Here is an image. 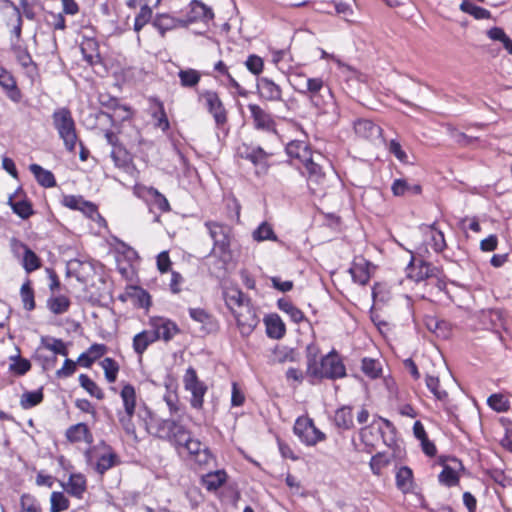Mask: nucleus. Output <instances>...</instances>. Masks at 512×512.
I'll list each match as a JSON object with an SVG mask.
<instances>
[{
  "instance_id": "obj_1",
  "label": "nucleus",
  "mask_w": 512,
  "mask_h": 512,
  "mask_svg": "<svg viewBox=\"0 0 512 512\" xmlns=\"http://www.w3.org/2000/svg\"><path fill=\"white\" fill-rule=\"evenodd\" d=\"M320 350L317 345L309 344L306 347V376L311 383L327 378L338 379L346 376V368L336 351H331L318 361Z\"/></svg>"
},
{
  "instance_id": "obj_2",
  "label": "nucleus",
  "mask_w": 512,
  "mask_h": 512,
  "mask_svg": "<svg viewBox=\"0 0 512 512\" xmlns=\"http://www.w3.org/2000/svg\"><path fill=\"white\" fill-rule=\"evenodd\" d=\"M139 418L146 431L153 436L167 439L176 446L182 445L186 440L189 432L174 420H162L154 415L151 411L144 409Z\"/></svg>"
},
{
  "instance_id": "obj_3",
  "label": "nucleus",
  "mask_w": 512,
  "mask_h": 512,
  "mask_svg": "<svg viewBox=\"0 0 512 512\" xmlns=\"http://www.w3.org/2000/svg\"><path fill=\"white\" fill-rule=\"evenodd\" d=\"M52 124L68 152H75L78 133L72 112L68 107H60L52 113Z\"/></svg>"
},
{
  "instance_id": "obj_4",
  "label": "nucleus",
  "mask_w": 512,
  "mask_h": 512,
  "mask_svg": "<svg viewBox=\"0 0 512 512\" xmlns=\"http://www.w3.org/2000/svg\"><path fill=\"white\" fill-rule=\"evenodd\" d=\"M84 457L87 465L101 475L119 463L118 455L104 442L90 446Z\"/></svg>"
},
{
  "instance_id": "obj_5",
  "label": "nucleus",
  "mask_w": 512,
  "mask_h": 512,
  "mask_svg": "<svg viewBox=\"0 0 512 512\" xmlns=\"http://www.w3.org/2000/svg\"><path fill=\"white\" fill-rule=\"evenodd\" d=\"M237 157L249 161L255 168L257 175L266 174L270 167L272 151L264 150L261 146L249 143H241L236 149Z\"/></svg>"
},
{
  "instance_id": "obj_6",
  "label": "nucleus",
  "mask_w": 512,
  "mask_h": 512,
  "mask_svg": "<svg viewBox=\"0 0 512 512\" xmlns=\"http://www.w3.org/2000/svg\"><path fill=\"white\" fill-rule=\"evenodd\" d=\"M204 225L213 240L212 252L220 257L228 254L231 243V227L216 221H206Z\"/></svg>"
},
{
  "instance_id": "obj_7",
  "label": "nucleus",
  "mask_w": 512,
  "mask_h": 512,
  "mask_svg": "<svg viewBox=\"0 0 512 512\" xmlns=\"http://www.w3.org/2000/svg\"><path fill=\"white\" fill-rule=\"evenodd\" d=\"M183 385L185 390L191 394V406L195 409H201L208 388L207 385L198 378L197 372L193 367L186 369L183 376Z\"/></svg>"
},
{
  "instance_id": "obj_8",
  "label": "nucleus",
  "mask_w": 512,
  "mask_h": 512,
  "mask_svg": "<svg viewBox=\"0 0 512 512\" xmlns=\"http://www.w3.org/2000/svg\"><path fill=\"white\" fill-rule=\"evenodd\" d=\"M293 430L300 441L307 446H314L326 438L325 434L315 427L313 420L309 417L297 418Z\"/></svg>"
},
{
  "instance_id": "obj_9",
  "label": "nucleus",
  "mask_w": 512,
  "mask_h": 512,
  "mask_svg": "<svg viewBox=\"0 0 512 512\" xmlns=\"http://www.w3.org/2000/svg\"><path fill=\"white\" fill-rule=\"evenodd\" d=\"M10 248L14 256L19 257L22 254L21 264L27 273H32L42 266L39 256L19 239L11 238Z\"/></svg>"
},
{
  "instance_id": "obj_10",
  "label": "nucleus",
  "mask_w": 512,
  "mask_h": 512,
  "mask_svg": "<svg viewBox=\"0 0 512 512\" xmlns=\"http://www.w3.org/2000/svg\"><path fill=\"white\" fill-rule=\"evenodd\" d=\"M305 173L307 175V183L310 191L317 196L325 194L327 187L326 175L322 170L321 165L311 158L304 165Z\"/></svg>"
},
{
  "instance_id": "obj_11",
  "label": "nucleus",
  "mask_w": 512,
  "mask_h": 512,
  "mask_svg": "<svg viewBox=\"0 0 512 512\" xmlns=\"http://www.w3.org/2000/svg\"><path fill=\"white\" fill-rule=\"evenodd\" d=\"M199 100L204 102L205 107L213 116L217 127L227 122V111L217 92L205 90L199 93Z\"/></svg>"
},
{
  "instance_id": "obj_12",
  "label": "nucleus",
  "mask_w": 512,
  "mask_h": 512,
  "mask_svg": "<svg viewBox=\"0 0 512 512\" xmlns=\"http://www.w3.org/2000/svg\"><path fill=\"white\" fill-rule=\"evenodd\" d=\"M247 108L250 112L253 127L256 130L278 136L276 121L269 112L263 109L260 105L253 103L248 104Z\"/></svg>"
},
{
  "instance_id": "obj_13",
  "label": "nucleus",
  "mask_w": 512,
  "mask_h": 512,
  "mask_svg": "<svg viewBox=\"0 0 512 512\" xmlns=\"http://www.w3.org/2000/svg\"><path fill=\"white\" fill-rule=\"evenodd\" d=\"M242 336H249L259 323V317L251 304L233 313Z\"/></svg>"
},
{
  "instance_id": "obj_14",
  "label": "nucleus",
  "mask_w": 512,
  "mask_h": 512,
  "mask_svg": "<svg viewBox=\"0 0 512 512\" xmlns=\"http://www.w3.org/2000/svg\"><path fill=\"white\" fill-rule=\"evenodd\" d=\"M256 89L260 99L267 102H282L283 90L281 86L268 77H260L256 82Z\"/></svg>"
},
{
  "instance_id": "obj_15",
  "label": "nucleus",
  "mask_w": 512,
  "mask_h": 512,
  "mask_svg": "<svg viewBox=\"0 0 512 512\" xmlns=\"http://www.w3.org/2000/svg\"><path fill=\"white\" fill-rule=\"evenodd\" d=\"M406 272L409 279L415 282H420L433 277H438L439 269L424 261L416 263L412 256L406 268Z\"/></svg>"
},
{
  "instance_id": "obj_16",
  "label": "nucleus",
  "mask_w": 512,
  "mask_h": 512,
  "mask_svg": "<svg viewBox=\"0 0 512 512\" xmlns=\"http://www.w3.org/2000/svg\"><path fill=\"white\" fill-rule=\"evenodd\" d=\"M179 447L187 450V452L192 456L193 460L199 465H206L212 459V456L207 447L199 440L191 438L190 434Z\"/></svg>"
},
{
  "instance_id": "obj_17",
  "label": "nucleus",
  "mask_w": 512,
  "mask_h": 512,
  "mask_svg": "<svg viewBox=\"0 0 512 512\" xmlns=\"http://www.w3.org/2000/svg\"><path fill=\"white\" fill-rule=\"evenodd\" d=\"M293 87L299 94L308 96L315 106L320 105V92L325 87L324 80L321 77L308 78L304 84L293 85Z\"/></svg>"
},
{
  "instance_id": "obj_18",
  "label": "nucleus",
  "mask_w": 512,
  "mask_h": 512,
  "mask_svg": "<svg viewBox=\"0 0 512 512\" xmlns=\"http://www.w3.org/2000/svg\"><path fill=\"white\" fill-rule=\"evenodd\" d=\"M421 230L425 236V244L430 246L436 253H441L446 249L447 244L444 233L436 227V223L424 225L421 227Z\"/></svg>"
},
{
  "instance_id": "obj_19",
  "label": "nucleus",
  "mask_w": 512,
  "mask_h": 512,
  "mask_svg": "<svg viewBox=\"0 0 512 512\" xmlns=\"http://www.w3.org/2000/svg\"><path fill=\"white\" fill-rule=\"evenodd\" d=\"M0 87L12 102L19 103L21 101L22 93L17 86V81L12 73L4 67L0 69Z\"/></svg>"
},
{
  "instance_id": "obj_20",
  "label": "nucleus",
  "mask_w": 512,
  "mask_h": 512,
  "mask_svg": "<svg viewBox=\"0 0 512 512\" xmlns=\"http://www.w3.org/2000/svg\"><path fill=\"white\" fill-rule=\"evenodd\" d=\"M349 272L355 283L366 285L371 277L370 263L363 257H355Z\"/></svg>"
},
{
  "instance_id": "obj_21",
  "label": "nucleus",
  "mask_w": 512,
  "mask_h": 512,
  "mask_svg": "<svg viewBox=\"0 0 512 512\" xmlns=\"http://www.w3.org/2000/svg\"><path fill=\"white\" fill-rule=\"evenodd\" d=\"M286 153L290 158L298 160L303 165L313 158L312 151L305 141L293 140L286 145Z\"/></svg>"
},
{
  "instance_id": "obj_22",
  "label": "nucleus",
  "mask_w": 512,
  "mask_h": 512,
  "mask_svg": "<svg viewBox=\"0 0 512 512\" xmlns=\"http://www.w3.org/2000/svg\"><path fill=\"white\" fill-rule=\"evenodd\" d=\"M223 295L225 303L232 313L250 304L249 299L237 287H227Z\"/></svg>"
},
{
  "instance_id": "obj_23",
  "label": "nucleus",
  "mask_w": 512,
  "mask_h": 512,
  "mask_svg": "<svg viewBox=\"0 0 512 512\" xmlns=\"http://www.w3.org/2000/svg\"><path fill=\"white\" fill-rule=\"evenodd\" d=\"M66 439L70 443L85 442L89 445L93 443V434L85 423H77L70 426L65 432Z\"/></svg>"
},
{
  "instance_id": "obj_24",
  "label": "nucleus",
  "mask_w": 512,
  "mask_h": 512,
  "mask_svg": "<svg viewBox=\"0 0 512 512\" xmlns=\"http://www.w3.org/2000/svg\"><path fill=\"white\" fill-rule=\"evenodd\" d=\"M189 9L190 11L187 16V19L184 20L186 22V25L200 20L208 21L213 19L214 17L211 8H209L199 0H193L189 5Z\"/></svg>"
},
{
  "instance_id": "obj_25",
  "label": "nucleus",
  "mask_w": 512,
  "mask_h": 512,
  "mask_svg": "<svg viewBox=\"0 0 512 512\" xmlns=\"http://www.w3.org/2000/svg\"><path fill=\"white\" fill-rule=\"evenodd\" d=\"M355 133L364 139L375 140L381 137L382 129L371 120L360 119L354 123Z\"/></svg>"
},
{
  "instance_id": "obj_26",
  "label": "nucleus",
  "mask_w": 512,
  "mask_h": 512,
  "mask_svg": "<svg viewBox=\"0 0 512 512\" xmlns=\"http://www.w3.org/2000/svg\"><path fill=\"white\" fill-rule=\"evenodd\" d=\"M62 486L69 495L82 499L87 489L86 478L80 473H73L69 476L67 483Z\"/></svg>"
},
{
  "instance_id": "obj_27",
  "label": "nucleus",
  "mask_w": 512,
  "mask_h": 512,
  "mask_svg": "<svg viewBox=\"0 0 512 512\" xmlns=\"http://www.w3.org/2000/svg\"><path fill=\"white\" fill-rule=\"evenodd\" d=\"M154 331L152 334L155 335L156 339H163L169 341L177 334L178 328L176 324L168 319L159 318L153 323Z\"/></svg>"
},
{
  "instance_id": "obj_28",
  "label": "nucleus",
  "mask_w": 512,
  "mask_h": 512,
  "mask_svg": "<svg viewBox=\"0 0 512 512\" xmlns=\"http://www.w3.org/2000/svg\"><path fill=\"white\" fill-rule=\"evenodd\" d=\"M396 487L403 493L408 494L414 489V477L411 468L401 466L395 475Z\"/></svg>"
},
{
  "instance_id": "obj_29",
  "label": "nucleus",
  "mask_w": 512,
  "mask_h": 512,
  "mask_svg": "<svg viewBox=\"0 0 512 512\" xmlns=\"http://www.w3.org/2000/svg\"><path fill=\"white\" fill-rule=\"evenodd\" d=\"M153 26L161 35H164L167 31L173 30L179 26H186V22L169 14H159L153 20Z\"/></svg>"
},
{
  "instance_id": "obj_30",
  "label": "nucleus",
  "mask_w": 512,
  "mask_h": 512,
  "mask_svg": "<svg viewBox=\"0 0 512 512\" xmlns=\"http://www.w3.org/2000/svg\"><path fill=\"white\" fill-rule=\"evenodd\" d=\"M264 322L268 337L272 339H281L285 335V324L277 314L267 316Z\"/></svg>"
},
{
  "instance_id": "obj_31",
  "label": "nucleus",
  "mask_w": 512,
  "mask_h": 512,
  "mask_svg": "<svg viewBox=\"0 0 512 512\" xmlns=\"http://www.w3.org/2000/svg\"><path fill=\"white\" fill-rule=\"evenodd\" d=\"M8 205L12 211L23 220H27L35 213L31 201L27 198L15 200L14 196L11 195L8 199Z\"/></svg>"
},
{
  "instance_id": "obj_32",
  "label": "nucleus",
  "mask_w": 512,
  "mask_h": 512,
  "mask_svg": "<svg viewBox=\"0 0 512 512\" xmlns=\"http://www.w3.org/2000/svg\"><path fill=\"white\" fill-rule=\"evenodd\" d=\"M29 170L34 175L39 185L45 188H52L56 185L54 174L51 171L44 169L39 164H30Z\"/></svg>"
},
{
  "instance_id": "obj_33",
  "label": "nucleus",
  "mask_w": 512,
  "mask_h": 512,
  "mask_svg": "<svg viewBox=\"0 0 512 512\" xmlns=\"http://www.w3.org/2000/svg\"><path fill=\"white\" fill-rule=\"evenodd\" d=\"M333 422L338 429L349 430L354 426L353 413L350 406H342L335 411Z\"/></svg>"
},
{
  "instance_id": "obj_34",
  "label": "nucleus",
  "mask_w": 512,
  "mask_h": 512,
  "mask_svg": "<svg viewBox=\"0 0 512 512\" xmlns=\"http://www.w3.org/2000/svg\"><path fill=\"white\" fill-rule=\"evenodd\" d=\"M227 480V474L224 470L209 472L202 476L201 483L208 491H216Z\"/></svg>"
},
{
  "instance_id": "obj_35",
  "label": "nucleus",
  "mask_w": 512,
  "mask_h": 512,
  "mask_svg": "<svg viewBox=\"0 0 512 512\" xmlns=\"http://www.w3.org/2000/svg\"><path fill=\"white\" fill-rule=\"evenodd\" d=\"M453 462L455 463V467L444 465L443 470L439 474L440 483L448 487L455 486L459 483L457 468H461V463L457 460H453Z\"/></svg>"
},
{
  "instance_id": "obj_36",
  "label": "nucleus",
  "mask_w": 512,
  "mask_h": 512,
  "mask_svg": "<svg viewBox=\"0 0 512 512\" xmlns=\"http://www.w3.org/2000/svg\"><path fill=\"white\" fill-rule=\"evenodd\" d=\"M130 298L136 306L145 310H148L152 303L150 294L137 286L130 285Z\"/></svg>"
},
{
  "instance_id": "obj_37",
  "label": "nucleus",
  "mask_w": 512,
  "mask_h": 512,
  "mask_svg": "<svg viewBox=\"0 0 512 512\" xmlns=\"http://www.w3.org/2000/svg\"><path fill=\"white\" fill-rule=\"evenodd\" d=\"M127 252H128V246L123 242L119 243V247H116L113 250L117 269L124 277H126V275L128 273Z\"/></svg>"
},
{
  "instance_id": "obj_38",
  "label": "nucleus",
  "mask_w": 512,
  "mask_h": 512,
  "mask_svg": "<svg viewBox=\"0 0 512 512\" xmlns=\"http://www.w3.org/2000/svg\"><path fill=\"white\" fill-rule=\"evenodd\" d=\"M488 406L498 412H507L510 409V401L508 397L503 393H494L487 399Z\"/></svg>"
},
{
  "instance_id": "obj_39",
  "label": "nucleus",
  "mask_w": 512,
  "mask_h": 512,
  "mask_svg": "<svg viewBox=\"0 0 512 512\" xmlns=\"http://www.w3.org/2000/svg\"><path fill=\"white\" fill-rule=\"evenodd\" d=\"M178 77L180 80V84L186 88H192L198 85L201 79V74L199 71L189 68L180 70L178 72Z\"/></svg>"
},
{
  "instance_id": "obj_40",
  "label": "nucleus",
  "mask_w": 512,
  "mask_h": 512,
  "mask_svg": "<svg viewBox=\"0 0 512 512\" xmlns=\"http://www.w3.org/2000/svg\"><path fill=\"white\" fill-rule=\"evenodd\" d=\"M379 432L380 429L375 428L373 424L367 425L359 431L360 440L365 447L372 449L379 438Z\"/></svg>"
},
{
  "instance_id": "obj_41",
  "label": "nucleus",
  "mask_w": 512,
  "mask_h": 512,
  "mask_svg": "<svg viewBox=\"0 0 512 512\" xmlns=\"http://www.w3.org/2000/svg\"><path fill=\"white\" fill-rule=\"evenodd\" d=\"M44 395L42 388L35 391L24 392L21 395L20 405L23 409H31L43 401Z\"/></svg>"
},
{
  "instance_id": "obj_42",
  "label": "nucleus",
  "mask_w": 512,
  "mask_h": 512,
  "mask_svg": "<svg viewBox=\"0 0 512 512\" xmlns=\"http://www.w3.org/2000/svg\"><path fill=\"white\" fill-rule=\"evenodd\" d=\"M252 237L257 242L266 240L277 241L278 238L268 222H262L252 233Z\"/></svg>"
},
{
  "instance_id": "obj_43",
  "label": "nucleus",
  "mask_w": 512,
  "mask_h": 512,
  "mask_svg": "<svg viewBox=\"0 0 512 512\" xmlns=\"http://www.w3.org/2000/svg\"><path fill=\"white\" fill-rule=\"evenodd\" d=\"M460 10L463 11L464 13L473 16L477 20L491 18V12L489 10L482 8L480 6H476L475 4L469 1H463L460 4Z\"/></svg>"
},
{
  "instance_id": "obj_44",
  "label": "nucleus",
  "mask_w": 512,
  "mask_h": 512,
  "mask_svg": "<svg viewBox=\"0 0 512 512\" xmlns=\"http://www.w3.org/2000/svg\"><path fill=\"white\" fill-rule=\"evenodd\" d=\"M10 361L9 370L15 375H25L31 369L30 361L18 354L10 356Z\"/></svg>"
},
{
  "instance_id": "obj_45",
  "label": "nucleus",
  "mask_w": 512,
  "mask_h": 512,
  "mask_svg": "<svg viewBox=\"0 0 512 512\" xmlns=\"http://www.w3.org/2000/svg\"><path fill=\"white\" fill-rule=\"evenodd\" d=\"M391 463V456L386 453H377L372 456L369 465L374 475L380 476L382 470Z\"/></svg>"
},
{
  "instance_id": "obj_46",
  "label": "nucleus",
  "mask_w": 512,
  "mask_h": 512,
  "mask_svg": "<svg viewBox=\"0 0 512 512\" xmlns=\"http://www.w3.org/2000/svg\"><path fill=\"white\" fill-rule=\"evenodd\" d=\"M47 306L53 314H63L68 311L70 307V300L64 295H59L50 298L47 301Z\"/></svg>"
},
{
  "instance_id": "obj_47",
  "label": "nucleus",
  "mask_w": 512,
  "mask_h": 512,
  "mask_svg": "<svg viewBox=\"0 0 512 512\" xmlns=\"http://www.w3.org/2000/svg\"><path fill=\"white\" fill-rule=\"evenodd\" d=\"M278 307L281 311L288 314L290 316L291 320L295 323H299L304 319L303 312L300 309H298L296 306H294L287 299H279Z\"/></svg>"
},
{
  "instance_id": "obj_48",
  "label": "nucleus",
  "mask_w": 512,
  "mask_h": 512,
  "mask_svg": "<svg viewBox=\"0 0 512 512\" xmlns=\"http://www.w3.org/2000/svg\"><path fill=\"white\" fill-rule=\"evenodd\" d=\"M111 158L116 167L126 170L128 167V151L122 145H114Z\"/></svg>"
},
{
  "instance_id": "obj_49",
  "label": "nucleus",
  "mask_w": 512,
  "mask_h": 512,
  "mask_svg": "<svg viewBox=\"0 0 512 512\" xmlns=\"http://www.w3.org/2000/svg\"><path fill=\"white\" fill-rule=\"evenodd\" d=\"M20 295L23 302V306L27 311H32L35 308L34 291L31 286L30 280H27L22 284L20 289Z\"/></svg>"
},
{
  "instance_id": "obj_50",
  "label": "nucleus",
  "mask_w": 512,
  "mask_h": 512,
  "mask_svg": "<svg viewBox=\"0 0 512 512\" xmlns=\"http://www.w3.org/2000/svg\"><path fill=\"white\" fill-rule=\"evenodd\" d=\"M361 369L363 373L371 379L378 378L382 371L380 363L372 358H364L362 360Z\"/></svg>"
},
{
  "instance_id": "obj_51",
  "label": "nucleus",
  "mask_w": 512,
  "mask_h": 512,
  "mask_svg": "<svg viewBox=\"0 0 512 512\" xmlns=\"http://www.w3.org/2000/svg\"><path fill=\"white\" fill-rule=\"evenodd\" d=\"M80 385L93 397L102 399L104 397L101 388L86 374H80L79 376Z\"/></svg>"
},
{
  "instance_id": "obj_52",
  "label": "nucleus",
  "mask_w": 512,
  "mask_h": 512,
  "mask_svg": "<svg viewBox=\"0 0 512 512\" xmlns=\"http://www.w3.org/2000/svg\"><path fill=\"white\" fill-rule=\"evenodd\" d=\"M155 341V335L152 332L144 331L137 334L133 339L134 350L141 354L149 344Z\"/></svg>"
},
{
  "instance_id": "obj_53",
  "label": "nucleus",
  "mask_w": 512,
  "mask_h": 512,
  "mask_svg": "<svg viewBox=\"0 0 512 512\" xmlns=\"http://www.w3.org/2000/svg\"><path fill=\"white\" fill-rule=\"evenodd\" d=\"M50 511L51 512H62L69 508V500L63 492H52L50 497Z\"/></svg>"
},
{
  "instance_id": "obj_54",
  "label": "nucleus",
  "mask_w": 512,
  "mask_h": 512,
  "mask_svg": "<svg viewBox=\"0 0 512 512\" xmlns=\"http://www.w3.org/2000/svg\"><path fill=\"white\" fill-rule=\"evenodd\" d=\"M101 366L104 370L106 380L109 383L115 382L119 371L118 363L114 359L107 357L101 361Z\"/></svg>"
},
{
  "instance_id": "obj_55",
  "label": "nucleus",
  "mask_w": 512,
  "mask_h": 512,
  "mask_svg": "<svg viewBox=\"0 0 512 512\" xmlns=\"http://www.w3.org/2000/svg\"><path fill=\"white\" fill-rule=\"evenodd\" d=\"M152 18V9L147 5H143L140 8L139 13L135 16L134 31L139 33L140 30L150 22Z\"/></svg>"
},
{
  "instance_id": "obj_56",
  "label": "nucleus",
  "mask_w": 512,
  "mask_h": 512,
  "mask_svg": "<svg viewBox=\"0 0 512 512\" xmlns=\"http://www.w3.org/2000/svg\"><path fill=\"white\" fill-rule=\"evenodd\" d=\"M426 386L431 393L440 401H445L448 394L445 390L440 389V381L438 377L428 375L426 377Z\"/></svg>"
},
{
  "instance_id": "obj_57",
  "label": "nucleus",
  "mask_w": 512,
  "mask_h": 512,
  "mask_svg": "<svg viewBox=\"0 0 512 512\" xmlns=\"http://www.w3.org/2000/svg\"><path fill=\"white\" fill-rule=\"evenodd\" d=\"M146 194L152 198L154 204L163 212H168L170 210V204L166 197L162 195L160 192H158L154 188H147L145 189Z\"/></svg>"
},
{
  "instance_id": "obj_58",
  "label": "nucleus",
  "mask_w": 512,
  "mask_h": 512,
  "mask_svg": "<svg viewBox=\"0 0 512 512\" xmlns=\"http://www.w3.org/2000/svg\"><path fill=\"white\" fill-rule=\"evenodd\" d=\"M245 66L249 72L254 75H259L262 73L264 68L263 59L255 54L249 55L247 60L245 61Z\"/></svg>"
},
{
  "instance_id": "obj_59",
  "label": "nucleus",
  "mask_w": 512,
  "mask_h": 512,
  "mask_svg": "<svg viewBox=\"0 0 512 512\" xmlns=\"http://www.w3.org/2000/svg\"><path fill=\"white\" fill-rule=\"evenodd\" d=\"M21 512H38L41 511V508L36 501V499L29 495L24 494L20 499Z\"/></svg>"
},
{
  "instance_id": "obj_60",
  "label": "nucleus",
  "mask_w": 512,
  "mask_h": 512,
  "mask_svg": "<svg viewBox=\"0 0 512 512\" xmlns=\"http://www.w3.org/2000/svg\"><path fill=\"white\" fill-rule=\"evenodd\" d=\"M158 111L154 112L153 116L156 119V127L161 129L162 131H167L170 127L168 118L166 116V113L164 111L163 104L161 102H157Z\"/></svg>"
},
{
  "instance_id": "obj_61",
  "label": "nucleus",
  "mask_w": 512,
  "mask_h": 512,
  "mask_svg": "<svg viewBox=\"0 0 512 512\" xmlns=\"http://www.w3.org/2000/svg\"><path fill=\"white\" fill-rule=\"evenodd\" d=\"M45 347L52 351L54 355H68L67 347L61 339H53L51 343L45 344Z\"/></svg>"
},
{
  "instance_id": "obj_62",
  "label": "nucleus",
  "mask_w": 512,
  "mask_h": 512,
  "mask_svg": "<svg viewBox=\"0 0 512 512\" xmlns=\"http://www.w3.org/2000/svg\"><path fill=\"white\" fill-rule=\"evenodd\" d=\"M76 363L71 359H66L63 366L56 372L58 378H67L76 371Z\"/></svg>"
},
{
  "instance_id": "obj_63",
  "label": "nucleus",
  "mask_w": 512,
  "mask_h": 512,
  "mask_svg": "<svg viewBox=\"0 0 512 512\" xmlns=\"http://www.w3.org/2000/svg\"><path fill=\"white\" fill-rule=\"evenodd\" d=\"M172 262L169 257L168 251H162L157 256V269L160 273H166L170 270Z\"/></svg>"
},
{
  "instance_id": "obj_64",
  "label": "nucleus",
  "mask_w": 512,
  "mask_h": 512,
  "mask_svg": "<svg viewBox=\"0 0 512 512\" xmlns=\"http://www.w3.org/2000/svg\"><path fill=\"white\" fill-rule=\"evenodd\" d=\"M108 348L105 344L95 343L92 344L87 350L86 353L92 358V360L96 361L104 356L107 352Z\"/></svg>"
}]
</instances>
